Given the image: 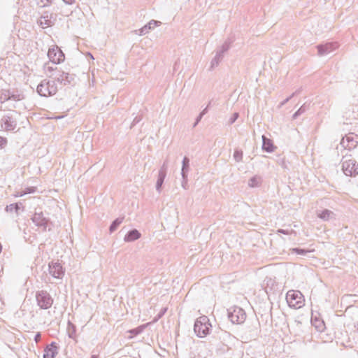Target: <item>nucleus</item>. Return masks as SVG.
Segmentation results:
<instances>
[{"mask_svg": "<svg viewBox=\"0 0 358 358\" xmlns=\"http://www.w3.org/2000/svg\"><path fill=\"white\" fill-rule=\"evenodd\" d=\"M210 327L211 324L208 317L206 315H202L196 320L194 331L198 337L203 338L209 334Z\"/></svg>", "mask_w": 358, "mask_h": 358, "instance_id": "obj_1", "label": "nucleus"}, {"mask_svg": "<svg viewBox=\"0 0 358 358\" xmlns=\"http://www.w3.org/2000/svg\"><path fill=\"white\" fill-rule=\"evenodd\" d=\"M36 90L40 96L48 97L57 93V87L55 80H48L45 79L37 86Z\"/></svg>", "mask_w": 358, "mask_h": 358, "instance_id": "obj_2", "label": "nucleus"}, {"mask_svg": "<svg viewBox=\"0 0 358 358\" xmlns=\"http://www.w3.org/2000/svg\"><path fill=\"white\" fill-rule=\"evenodd\" d=\"M342 170L348 176H356L358 175V164L350 157H343L342 160Z\"/></svg>", "mask_w": 358, "mask_h": 358, "instance_id": "obj_3", "label": "nucleus"}, {"mask_svg": "<svg viewBox=\"0 0 358 358\" xmlns=\"http://www.w3.org/2000/svg\"><path fill=\"white\" fill-rule=\"evenodd\" d=\"M286 300L290 308H300L304 305L303 296L299 291H288L286 294Z\"/></svg>", "mask_w": 358, "mask_h": 358, "instance_id": "obj_4", "label": "nucleus"}, {"mask_svg": "<svg viewBox=\"0 0 358 358\" xmlns=\"http://www.w3.org/2000/svg\"><path fill=\"white\" fill-rule=\"evenodd\" d=\"M37 305L43 310L49 309L53 304V299L45 290H39L36 292Z\"/></svg>", "mask_w": 358, "mask_h": 358, "instance_id": "obj_5", "label": "nucleus"}, {"mask_svg": "<svg viewBox=\"0 0 358 358\" xmlns=\"http://www.w3.org/2000/svg\"><path fill=\"white\" fill-rule=\"evenodd\" d=\"M24 94L18 91L10 90H1L0 91V104L10 101H19L24 99Z\"/></svg>", "mask_w": 358, "mask_h": 358, "instance_id": "obj_6", "label": "nucleus"}, {"mask_svg": "<svg viewBox=\"0 0 358 358\" xmlns=\"http://www.w3.org/2000/svg\"><path fill=\"white\" fill-rule=\"evenodd\" d=\"M228 317L233 324H242L246 319V313L243 308L235 306L228 310Z\"/></svg>", "mask_w": 358, "mask_h": 358, "instance_id": "obj_7", "label": "nucleus"}, {"mask_svg": "<svg viewBox=\"0 0 358 358\" xmlns=\"http://www.w3.org/2000/svg\"><path fill=\"white\" fill-rule=\"evenodd\" d=\"M17 113L13 110L12 113L2 117L1 120V126L6 131H13L17 127V121L15 115Z\"/></svg>", "mask_w": 358, "mask_h": 358, "instance_id": "obj_8", "label": "nucleus"}, {"mask_svg": "<svg viewBox=\"0 0 358 358\" xmlns=\"http://www.w3.org/2000/svg\"><path fill=\"white\" fill-rule=\"evenodd\" d=\"M50 77H52L58 83L66 85L72 84L75 79V74H71L64 71H57L56 73H52Z\"/></svg>", "mask_w": 358, "mask_h": 358, "instance_id": "obj_9", "label": "nucleus"}, {"mask_svg": "<svg viewBox=\"0 0 358 358\" xmlns=\"http://www.w3.org/2000/svg\"><path fill=\"white\" fill-rule=\"evenodd\" d=\"M48 56L50 61L54 64L61 63L65 58L64 54L57 46L50 48L48 52Z\"/></svg>", "mask_w": 358, "mask_h": 358, "instance_id": "obj_10", "label": "nucleus"}, {"mask_svg": "<svg viewBox=\"0 0 358 358\" xmlns=\"http://www.w3.org/2000/svg\"><path fill=\"white\" fill-rule=\"evenodd\" d=\"M32 222L38 227H42L45 231L50 222L49 218L44 216L43 212H35L31 217Z\"/></svg>", "mask_w": 358, "mask_h": 358, "instance_id": "obj_11", "label": "nucleus"}, {"mask_svg": "<svg viewBox=\"0 0 358 358\" xmlns=\"http://www.w3.org/2000/svg\"><path fill=\"white\" fill-rule=\"evenodd\" d=\"M358 144V136L350 133L343 137L341 141V145L345 149L351 150L355 148Z\"/></svg>", "mask_w": 358, "mask_h": 358, "instance_id": "obj_12", "label": "nucleus"}, {"mask_svg": "<svg viewBox=\"0 0 358 358\" xmlns=\"http://www.w3.org/2000/svg\"><path fill=\"white\" fill-rule=\"evenodd\" d=\"M169 166V162L167 159H166L162 166H161L159 173H158V177L156 182V190L158 192H161L162 187L164 183V179L166 176L167 170Z\"/></svg>", "mask_w": 358, "mask_h": 358, "instance_id": "obj_13", "label": "nucleus"}, {"mask_svg": "<svg viewBox=\"0 0 358 358\" xmlns=\"http://www.w3.org/2000/svg\"><path fill=\"white\" fill-rule=\"evenodd\" d=\"M49 273L55 278L61 279L64 275V269L59 262L49 263Z\"/></svg>", "mask_w": 358, "mask_h": 358, "instance_id": "obj_14", "label": "nucleus"}, {"mask_svg": "<svg viewBox=\"0 0 358 358\" xmlns=\"http://www.w3.org/2000/svg\"><path fill=\"white\" fill-rule=\"evenodd\" d=\"M338 46L337 43H333V42L327 43L325 44H320V45H317V48L318 50V55L319 56L327 55L329 54L330 52H331L332 51H334V50H336V48H338Z\"/></svg>", "mask_w": 358, "mask_h": 358, "instance_id": "obj_15", "label": "nucleus"}, {"mask_svg": "<svg viewBox=\"0 0 358 358\" xmlns=\"http://www.w3.org/2000/svg\"><path fill=\"white\" fill-rule=\"evenodd\" d=\"M58 348L55 342H52L44 349L43 358H55L58 353Z\"/></svg>", "mask_w": 358, "mask_h": 358, "instance_id": "obj_16", "label": "nucleus"}, {"mask_svg": "<svg viewBox=\"0 0 358 358\" xmlns=\"http://www.w3.org/2000/svg\"><path fill=\"white\" fill-rule=\"evenodd\" d=\"M161 24V22L152 20L147 24L139 29V35H145L152 29Z\"/></svg>", "mask_w": 358, "mask_h": 358, "instance_id": "obj_17", "label": "nucleus"}, {"mask_svg": "<svg viewBox=\"0 0 358 358\" xmlns=\"http://www.w3.org/2000/svg\"><path fill=\"white\" fill-rule=\"evenodd\" d=\"M141 236V233L136 229H131L127 232L124 238L125 242H132L138 240Z\"/></svg>", "mask_w": 358, "mask_h": 358, "instance_id": "obj_18", "label": "nucleus"}, {"mask_svg": "<svg viewBox=\"0 0 358 358\" xmlns=\"http://www.w3.org/2000/svg\"><path fill=\"white\" fill-rule=\"evenodd\" d=\"M317 215L319 218L324 221H329L330 220L335 219L334 213L328 209H324L320 212H318Z\"/></svg>", "mask_w": 358, "mask_h": 358, "instance_id": "obj_19", "label": "nucleus"}, {"mask_svg": "<svg viewBox=\"0 0 358 358\" xmlns=\"http://www.w3.org/2000/svg\"><path fill=\"white\" fill-rule=\"evenodd\" d=\"M275 147L273 145L272 141L262 136V150L267 152H272Z\"/></svg>", "mask_w": 358, "mask_h": 358, "instance_id": "obj_20", "label": "nucleus"}, {"mask_svg": "<svg viewBox=\"0 0 358 358\" xmlns=\"http://www.w3.org/2000/svg\"><path fill=\"white\" fill-rule=\"evenodd\" d=\"M311 323L317 331L322 332L325 329V324L323 320L317 317H312Z\"/></svg>", "mask_w": 358, "mask_h": 358, "instance_id": "obj_21", "label": "nucleus"}, {"mask_svg": "<svg viewBox=\"0 0 358 358\" xmlns=\"http://www.w3.org/2000/svg\"><path fill=\"white\" fill-rule=\"evenodd\" d=\"M181 175L182 178H185L187 177L189 169V159L187 157H185L182 162Z\"/></svg>", "mask_w": 358, "mask_h": 358, "instance_id": "obj_22", "label": "nucleus"}, {"mask_svg": "<svg viewBox=\"0 0 358 358\" xmlns=\"http://www.w3.org/2000/svg\"><path fill=\"white\" fill-rule=\"evenodd\" d=\"M223 57L224 55L217 51L215 56L210 62V69H213L215 66H217L220 62L222 60Z\"/></svg>", "mask_w": 358, "mask_h": 358, "instance_id": "obj_23", "label": "nucleus"}, {"mask_svg": "<svg viewBox=\"0 0 358 358\" xmlns=\"http://www.w3.org/2000/svg\"><path fill=\"white\" fill-rule=\"evenodd\" d=\"M124 217H117L110 224L109 227V231L110 233L114 232L120 224L123 222Z\"/></svg>", "mask_w": 358, "mask_h": 358, "instance_id": "obj_24", "label": "nucleus"}, {"mask_svg": "<svg viewBox=\"0 0 358 358\" xmlns=\"http://www.w3.org/2000/svg\"><path fill=\"white\" fill-rule=\"evenodd\" d=\"M20 209V206L17 203H11L10 205L6 206L5 210L6 212L12 213L13 211H15V213L17 214L18 210Z\"/></svg>", "mask_w": 358, "mask_h": 358, "instance_id": "obj_25", "label": "nucleus"}, {"mask_svg": "<svg viewBox=\"0 0 358 358\" xmlns=\"http://www.w3.org/2000/svg\"><path fill=\"white\" fill-rule=\"evenodd\" d=\"M67 330L69 332V336L71 338H73L75 336V334H76V326L71 322H69Z\"/></svg>", "mask_w": 358, "mask_h": 358, "instance_id": "obj_26", "label": "nucleus"}, {"mask_svg": "<svg viewBox=\"0 0 358 358\" xmlns=\"http://www.w3.org/2000/svg\"><path fill=\"white\" fill-rule=\"evenodd\" d=\"M231 43H232V41H230V40L226 41L223 43V45L221 46L220 49L218 50L217 51L224 55V52H226L230 48Z\"/></svg>", "mask_w": 358, "mask_h": 358, "instance_id": "obj_27", "label": "nucleus"}, {"mask_svg": "<svg viewBox=\"0 0 358 358\" xmlns=\"http://www.w3.org/2000/svg\"><path fill=\"white\" fill-rule=\"evenodd\" d=\"M259 184L260 178L257 176L252 177L248 181V185L251 187H258Z\"/></svg>", "mask_w": 358, "mask_h": 358, "instance_id": "obj_28", "label": "nucleus"}, {"mask_svg": "<svg viewBox=\"0 0 358 358\" xmlns=\"http://www.w3.org/2000/svg\"><path fill=\"white\" fill-rule=\"evenodd\" d=\"M308 106L306 105V103H304L303 105H302L299 109L297 111L295 112V113L292 116V118L293 119H296L299 115H301V114H303V113H305L307 109H308Z\"/></svg>", "mask_w": 358, "mask_h": 358, "instance_id": "obj_29", "label": "nucleus"}, {"mask_svg": "<svg viewBox=\"0 0 358 358\" xmlns=\"http://www.w3.org/2000/svg\"><path fill=\"white\" fill-rule=\"evenodd\" d=\"M144 329V326H139L137 328L130 329L128 332L131 334L130 336L132 338L133 336H137L138 334H141Z\"/></svg>", "mask_w": 358, "mask_h": 358, "instance_id": "obj_30", "label": "nucleus"}, {"mask_svg": "<svg viewBox=\"0 0 358 358\" xmlns=\"http://www.w3.org/2000/svg\"><path fill=\"white\" fill-rule=\"evenodd\" d=\"M234 159L236 162H240L243 159V151L241 150H235L234 153Z\"/></svg>", "mask_w": 358, "mask_h": 358, "instance_id": "obj_31", "label": "nucleus"}, {"mask_svg": "<svg viewBox=\"0 0 358 358\" xmlns=\"http://www.w3.org/2000/svg\"><path fill=\"white\" fill-rule=\"evenodd\" d=\"M52 0H36V4L41 7L48 6Z\"/></svg>", "mask_w": 358, "mask_h": 358, "instance_id": "obj_32", "label": "nucleus"}, {"mask_svg": "<svg viewBox=\"0 0 358 358\" xmlns=\"http://www.w3.org/2000/svg\"><path fill=\"white\" fill-rule=\"evenodd\" d=\"M292 251L294 253H296L297 255H306L308 252H310L309 250H306L305 249H301V248H293Z\"/></svg>", "mask_w": 358, "mask_h": 358, "instance_id": "obj_33", "label": "nucleus"}, {"mask_svg": "<svg viewBox=\"0 0 358 358\" xmlns=\"http://www.w3.org/2000/svg\"><path fill=\"white\" fill-rule=\"evenodd\" d=\"M238 117H239L238 113H234L232 115V116L230 117V119L229 120V124H232L233 123H234Z\"/></svg>", "mask_w": 358, "mask_h": 358, "instance_id": "obj_34", "label": "nucleus"}, {"mask_svg": "<svg viewBox=\"0 0 358 358\" xmlns=\"http://www.w3.org/2000/svg\"><path fill=\"white\" fill-rule=\"evenodd\" d=\"M167 311V308H163L161 309L159 313L157 314V316L155 319V321H157L159 319H160Z\"/></svg>", "mask_w": 358, "mask_h": 358, "instance_id": "obj_35", "label": "nucleus"}, {"mask_svg": "<svg viewBox=\"0 0 358 358\" xmlns=\"http://www.w3.org/2000/svg\"><path fill=\"white\" fill-rule=\"evenodd\" d=\"M36 191V187H29L24 189L25 194L34 193Z\"/></svg>", "mask_w": 358, "mask_h": 358, "instance_id": "obj_36", "label": "nucleus"}, {"mask_svg": "<svg viewBox=\"0 0 358 358\" xmlns=\"http://www.w3.org/2000/svg\"><path fill=\"white\" fill-rule=\"evenodd\" d=\"M294 96H296V93H292L289 97H287V99H285L284 101H282L280 103L279 107H282V106H284L286 103H287Z\"/></svg>", "mask_w": 358, "mask_h": 358, "instance_id": "obj_37", "label": "nucleus"}, {"mask_svg": "<svg viewBox=\"0 0 358 358\" xmlns=\"http://www.w3.org/2000/svg\"><path fill=\"white\" fill-rule=\"evenodd\" d=\"M45 68H46V71L53 72L52 73H56L57 71H60L59 69H57V67H54V66H45Z\"/></svg>", "mask_w": 358, "mask_h": 358, "instance_id": "obj_38", "label": "nucleus"}, {"mask_svg": "<svg viewBox=\"0 0 358 358\" xmlns=\"http://www.w3.org/2000/svg\"><path fill=\"white\" fill-rule=\"evenodd\" d=\"M141 120H142V117H141V116H136V117L134 119V120H133V122H132L131 125V127H131V128H132L135 124H136L137 123H138L139 122H141Z\"/></svg>", "mask_w": 358, "mask_h": 358, "instance_id": "obj_39", "label": "nucleus"}, {"mask_svg": "<svg viewBox=\"0 0 358 358\" xmlns=\"http://www.w3.org/2000/svg\"><path fill=\"white\" fill-rule=\"evenodd\" d=\"M7 143V139L6 138L0 136V149L4 148Z\"/></svg>", "mask_w": 358, "mask_h": 358, "instance_id": "obj_40", "label": "nucleus"}, {"mask_svg": "<svg viewBox=\"0 0 358 358\" xmlns=\"http://www.w3.org/2000/svg\"><path fill=\"white\" fill-rule=\"evenodd\" d=\"M210 103L211 102L210 101L208 106L199 113V115H201V117H203L208 112V107L210 106Z\"/></svg>", "mask_w": 358, "mask_h": 358, "instance_id": "obj_41", "label": "nucleus"}, {"mask_svg": "<svg viewBox=\"0 0 358 358\" xmlns=\"http://www.w3.org/2000/svg\"><path fill=\"white\" fill-rule=\"evenodd\" d=\"M41 339V334L40 332L36 333V334L34 336V341L36 343H38Z\"/></svg>", "mask_w": 358, "mask_h": 358, "instance_id": "obj_42", "label": "nucleus"}, {"mask_svg": "<svg viewBox=\"0 0 358 358\" xmlns=\"http://www.w3.org/2000/svg\"><path fill=\"white\" fill-rule=\"evenodd\" d=\"M187 177L185 178H182V187L184 188V189H187Z\"/></svg>", "mask_w": 358, "mask_h": 358, "instance_id": "obj_43", "label": "nucleus"}, {"mask_svg": "<svg viewBox=\"0 0 358 358\" xmlns=\"http://www.w3.org/2000/svg\"><path fill=\"white\" fill-rule=\"evenodd\" d=\"M278 233H280V234H289V230H285V229H280L277 231Z\"/></svg>", "mask_w": 358, "mask_h": 358, "instance_id": "obj_44", "label": "nucleus"}, {"mask_svg": "<svg viewBox=\"0 0 358 358\" xmlns=\"http://www.w3.org/2000/svg\"><path fill=\"white\" fill-rule=\"evenodd\" d=\"M201 118H202L201 115H199L197 116V117L196 118V121L193 124V127H195L198 124V123L201 121Z\"/></svg>", "mask_w": 358, "mask_h": 358, "instance_id": "obj_45", "label": "nucleus"}, {"mask_svg": "<svg viewBox=\"0 0 358 358\" xmlns=\"http://www.w3.org/2000/svg\"><path fill=\"white\" fill-rule=\"evenodd\" d=\"M66 4H73L75 2V0H62Z\"/></svg>", "mask_w": 358, "mask_h": 358, "instance_id": "obj_46", "label": "nucleus"}, {"mask_svg": "<svg viewBox=\"0 0 358 358\" xmlns=\"http://www.w3.org/2000/svg\"><path fill=\"white\" fill-rule=\"evenodd\" d=\"M42 18L44 20V24H46V25H48V26H49L50 24H49V23L48 22V20L46 19V17H43ZM41 24H43V21H41Z\"/></svg>", "mask_w": 358, "mask_h": 358, "instance_id": "obj_47", "label": "nucleus"}, {"mask_svg": "<svg viewBox=\"0 0 358 358\" xmlns=\"http://www.w3.org/2000/svg\"><path fill=\"white\" fill-rule=\"evenodd\" d=\"M24 195H25V193L23 190L22 192H17V194H15V196H22Z\"/></svg>", "mask_w": 358, "mask_h": 358, "instance_id": "obj_48", "label": "nucleus"}, {"mask_svg": "<svg viewBox=\"0 0 358 358\" xmlns=\"http://www.w3.org/2000/svg\"><path fill=\"white\" fill-rule=\"evenodd\" d=\"M301 91V89L299 88L297 90H296L294 93H296V95L299 94Z\"/></svg>", "mask_w": 358, "mask_h": 358, "instance_id": "obj_49", "label": "nucleus"}, {"mask_svg": "<svg viewBox=\"0 0 358 358\" xmlns=\"http://www.w3.org/2000/svg\"><path fill=\"white\" fill-rule=\"evenodd\" d=\"M91 358H98V356L93 355L91 356Z\"/></svg>", "mask_w": 358, "mask_h": 358, "instance_id": "obj_50", "label": "nucleus"}, {"mask_svg": "<svg viewBox=\"0 0 358 358\" xmlns=\"http://www.w3.org/2000/svg\"><path fill=\"white\" fill-rule=\"evenodd\" d=\"M10 106L12 107V108H15L16 107L15 104H13L12 106Z\"/></svg>", "mask_w": 358, "mask_h": 358, "instance_id": "obj_51", "label": "nucleus"}, {"mask_svg": "<svg viewBox=\"0 0 358 358\" xmlns=\"http://www.w3.org/2000/svg\"><path fill=\"white\" fill-rule=\"evenodd\" d=\"M355 328H357V331H358V324L357 325H355Z\"/></svg>", "mask_w": 358, "mask_h": 358, "instance_id": "obj_52", "label": "nucleus"}, {"mask_svg": "<svg viewBox=\"0 0 358 358\" xmlns=\"http://www.w3.org/2000/svg\"><path fill=\"white\" fill-rule=\"evenodd\" d=\"M295 322H297L298 324H301V322L299 321L295 320Z\"/></svg>", "mask_w": 358, "mask_h": 358, "instance_id": "obj_53", "label": "nucleus"}]
</instances>
